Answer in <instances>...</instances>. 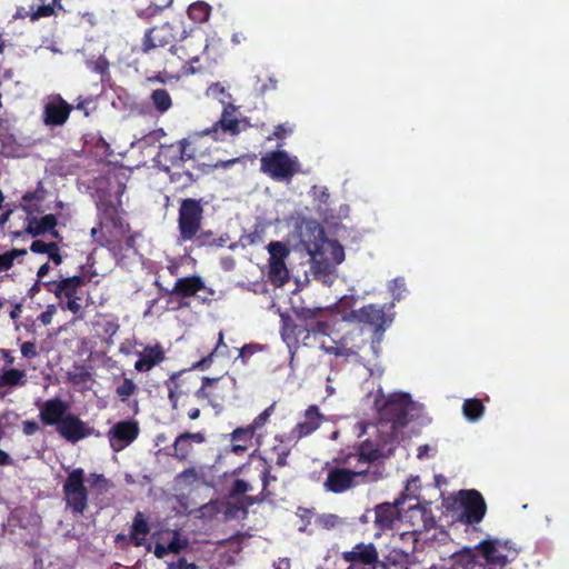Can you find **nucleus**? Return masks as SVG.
Listing matches in <instances>:
<instances>
[{"instance_id": "f257e3e1", "label": "nucleus", "mask_w": 569, "mask_h": 569, "mask_svg": "<svg viewBox=\"0 0 569 569\" xmlns=\"http://www.w3.org/2000/svg\"><path fill=\"white\" fill-rule=\"evenodd\" d=\"M208 49L206 33L197 27L189 30L184 27V34H180L178 41L168 49L164 58V69L179 70L182 74L189 76L202 71L199 63L201 54Z\"/></svg>"}, {"instance_id": "f03ea898", "label": "nucleus", "mask_w": 569, "mask_h": 569, "mask_svg": "<svg viewBox=\"0 0 569 569\" xmlns=\"http://www.w3.org/2000/svg\"><path fill=\"white\" fill-rule=\"evenodd\" d=\"M86 482L93 489L106 490L108 479L101 473H90L86 477L82 468H74L68 472L63 483L62 493L66 507L73 515H83L88 509L89 489Z\"/></svg>"}, {"instance_id": "7ed1b4c3", "label": "nucleus", "mask_w": 569, "mask_h": 569, "mask_svg": "<svg viewBox=\"0 0 569 569\" xmlns=\"http://www.w3.org/2000/svg\"><path fill=\"white\" fill-rule=\"evenodd\" d=\"M447 510L452 511L456 520L471 526L481 522L487 512V503L480 491L476 489H461L443 500Z\"/></svg>"}, {"instance_id": "20e7f679", "label": "nucleus", "mask_w": 569, "mask_h": 569, "mask_svg": "<svg viewBox=\"0 0 569 569\" xmlns=\"http://www.w3.org/2000/svg\"><path fill=\"white\" fill-rule=\"evenodd\" d=\"M180 34H184V22L182 18H173L159 26L146 30L141 41V52L149 54L161 48L172 49Z\"/></svg>"}, {"instance_id": "39448f33", "label": "nucleus", "mask_w": 569, "mask_h": 569, "mask_svg": "<svg viewBox=\"0 0 569 569\" xmlns=\"http://www.w3.org/2000/svg\"><path fill=\"white\" fill-rule=\"evenodd\" d=\"M207 202L203 199L184 198L180 200L178 209V240L180 243L188 242L197 236L200 231L204 208L203 204Z\"/></svg>"}, {"instance_id": "423d86ee", "label": "nucleus", "mask_w": 569, "mask_h": 569, "mask_svg": "<svg viewBox=\"0 0 569 569\" xmlns=\"http://www.w3.org/2000/svg\"><path fill=\"white\" fill-rule=\"evenodd\" d=\"M375 406L381 422L393 427H406L409 422L408 412L412 400L408 393H392L387 398H376Z\"/></svg>"}, {"instance_id": "0eeeda50", "label": "nucleus", "mask_w": 569, "mask_h": 569, "mask_svg": "<svg viewBox=\"0 0 569 569\" xmlns=\"http://www.w3.org/2000/svg\"><path fill=\"white\" fill-rule=\"evenodd\" d=\"M260 169L271 179L289 181L299 171V162L291 158L287 151L276 150L266 153L260 160Z\"/></svg>"}, {"instance_id": "6e6552de", "label": "nucleus", "mask_w": 569, "mask_h": 569, "mask_svg": "<svg viewBox=\"0 0 569 569\" xmlns=\"http://www.w3.org/2000/svg\"><path fill=\"white\" fill-rule=\"evenodd\" d=\"M342 319L347 322L370 326L373 332L377 333H385L392 322V318L386 315L385 306L375 303L363 306L360 309H353L346 313Z\"/></svg>"}, {"instance_id": "1a4fd4ad", "label": "nucleus", "mask_w": 569, "mask_h": 569, "mask_svg": "<svg viewBox=\"0 0 569 569\" xmlns=\"http://www.w3.org/2000/svg\"><path fill=\"white\" fill-rule=\"evenodd\" d=\"M270 254L268 261V279L274 287H283L290 279V271L286 259L290 254L289 248L280 241H271L268 247Z\"/></svg>"}, {"instance_id": "9d476101", "label": "nucleus", "mask_w": 569, "mask_h": 569, "mask_svg": "<svg viewBox=\"0 0 569 569\" xmlns=\"http://www.w3.org/2000/svg\"><path fill=\"white\" fill-rule=\"evenodd\" d=\"M193 366L190 369H183L170 375L169 379L164 382L168 388V398L173 409L177 408L180 397L194 395V391L199 388L198 385L201 382L202 377L194 373Z\"/></svg>"}, {"instance_id": "9b49d317", "label": "nucleus", "mask_w": 569, "mask_h": 569, "mask_svg": "<svg viewBox=\"0 0 569 569\" xmlns=\"http://www.w3.org/2000/svg\"><path fill=\"white\" fill-rule=\"evenodd\" d=\"M368 475L367 468H359V465L349 468H332L328 471L325 487L333 493H342L358 485L357 478H365Z\"/></svg>"}, {"instance_id": "f8f14e48", "label": "nucleus", "mask_w": 569, "mask_h": 569, "mask_svg": "<svg viewBox=\"0 0 569 569\" xmlns=\"http://www.w3.org/2000/svg\"><path fill=\"white\" fill-rule=\"evenodd\" d=\"M411 482H408L405 492L395 502H383L377 505L372 509L375 528L379 531L393 530L397 522H401V513L399 507L408 497L407 491L410 490Z\"/></svg>"}, {"instance_id": "ddd939ff", "label": "nucleus", "mask_w": 569, "mask_h": 569, "mask_svg": "<svg viewBox=\"0 0 569 569\" xmlns=\"http://www.w3.org/2000/svg\"><path fill=\"white\" fill-rule=\"evenodd\" d=\"M391 453V449H389L388 456ZM387 457L383 453L382 448L379 443L367 439L362 441L359 446L355 447L352 452H349L345 457H340L337 459V462L340 465H359V468H367L368 465L378 461L381 458Z\"/></svg>"}, {"instance_id": "4468645a", "label": "nucleus", "mask_w": 569, "mask_h": 569, "mask_svg": "<svg viewBox=\"0 0 569 569\" xmlns=\"http://www.w3.org/2000/svg\"><path fill=\"white\" fill-rule=\"evenodd\" d=\"M98 219L100 227L113 234L117 242L129 231V224L120 217L119 208L112 201H101L98 204Z\"/></svg>"}, {"instance_id": "2eb2a0df", "label": "nucleus", "mask_w": 569, "mask_h": 569, "mask_svg": "<svg viewBox=\"0 0 569 569\" xmlns=\"http://www.w3.org/2000/svg\"><path fill=\"white\" fill-rule=\"evenodd\" d=\"M401 522L412 527L411 530L402 531L401 533H422L423 531L431 530L436 526V519L431 512L430 503L425 506H411L401 515Z\"/></svg>"}, {"instance_id": "dca6fc26", "label": "nucleus", "mask_w": 569, "mask_h": 569, "mask_svg": "<svg viewBox=\"0 0 569 569\" xmlns=\"http://www.w3.org/2000/svg\"><path fill=\"white\" fill-rule=\"evenodd\" d=\"M325 416L316 405L309 406L302 413L301 420L289 431L288 439L298 442L312 435L325 421Z\"/></svg>"}, {"instance_id": "f3484780", "label": "nucleus", "mask_w": 569, "mask_h": 569, "mask_svg": "<svg viewBox=\"0 0 569 569\" xmlns=\"http://www.w3.org/2000/svg\"><path fill=\"white\" fill-rule=\"evenodd\" d=\"M72 110L73 106L60 94L53 96L43 107V123L48 127H61L67 122Z\"/></svg>"}, {"instance_id": "a211bd4d", "label": "nucleus", "mask_w": 569, "mask_h": 569, "mask_svg": "<svg viewBox=\"0 0 569 569\" xmlns=\"http://www.w3.org/2000/svg\"><path fill=\"white\" fill-rule=\"evenodd\" d=\"M139 436V425L133 420L119 421L108 431L110 447L120 451L132 443Z\"/></svg>"}, {"instance_id": "6ab92c4d", "label": "nucleus", "mask_w": 569, "mask_h": 569, "mask_svg": "<svg viewBox=\"0 0 569 569\" xmlns=\"http://www.w3.org/2000/svg\"><path fill=\"white\" fill-rule=\"evenodd\" d=\"M57 432L68 442L76 443L91 436L92 429L78 416L68 413L58 425Z\"/></svg>"}, {"instance_id": "aec40b11", "label": "nucleus", "mask_w": 569, "mask_h": 569, "mask_svg": "<svg viewBox=\"0 0 569 569\" xmlns=\"http://www.w3.org/2000/svg\"><path fill=\"white\" fill-rule=\"evenodd\" d=\"M242 130L241 121L237 117V109L229 103L223 108L221 118L211 129L204 131L206 134H212L216 140L220 139L219 132L229 136H237Z\"/></svg>"}, {"instance_id": "412c9836", "label": "nucleus", "mask_w": 569, "mask_h": 569, "mask_svg": "<svg viewBox=\"0 0 569 569\" xmlns=\"http://www.w3.org/2000/svg\"><path fill=\"white\" fill-rule=\"evenodd\" d=\"M68 403L59 397L46 400L39 406V418L44 426H56L68 415Z\"/></svg>"}, {"instance_id": "4be33fe9", "label": "nucleus", "mask_w": 569, "mask_h": 569, "mask_svg": "<svg viewBox=\"0 0 569 569\" xmlns=\"http://www.w3.org/2000/svg\"><path fill=\"white\" fill-rule=\"evenodd\" d=\"M203 442H206V433L202 431L182 432L174 439L172 445V452H169V456L176 458L179 461H186L189 459L192 452L193 443L201 445Z\"/></svg>"}, {"instance_id": "5701e85b", "label": "nucleus", "mask_w": 569, "mask_h": 569, "mask_svg": "<svg viewBox=\"0 0 569 569\" xmlns=\"http://www.w3.org/2000/svg\"><path fill=\"white\" fill-rule=\"evenodd\" d=\"M184 148L180 147V141L169 144H160L156 156V161L162 166L163 171L168 172L170 168H179L183 166L182 154Z\"/></svg>"}, {"instance_id": "b1692460", "label": "nucleus", "mask_w": 569, "mask_h": 569, "mask_svg": "<svg viewBox=\"0 0 569 569\" xmlns=\"http://www.w3.org/2000/svg\"><path fill=\"white\" fill-rule=\"evenodd\" d=\"M281 333L284 339H292L297 343L309 346L310 337L318 335L315 330H311L308 325L300 321L293 322L290 317L281 316Z\"/></svg>"}, {"instance_id": "393cba45", "label": "nucleus", "mask_w": 569, "mask_h": 569, "mask_svg": "<svg viewBox=\"0 0 569 569\" xmlns=\"http://www.w3.org/2000/svg\"><path fill=\"white\" fill-rule=\"evenodd\" d=\"M483 558L491 563L503 566L510 557L516 556L515 549L508 548L507 542L501 545L498 540H486L480 543Z\"/></svg>"}, {"instance_id": "a878e982", "label": "nucleus", "mask_w": 569, "mask_h": 569, "mask_svg": "<svg viewBox=\"0 0 569 569\" xmlns=\"http://www.w3.org/2000/svg\"><path fill=\"white\" fill-rule=\"evenodd\" d=\"M296 316L298 321L308 325L316 333L328 335L330 326L323 318L325 310L322 308H301L296 311Z\"/></svg>"}, {"instance_id": "bb28decb", "label": "nucleus", "mask_w": 569, "mask_h": 569, "mask_svg": "<svg viewBox=\"0 0 569 569\" xmlns=\"http://www.w3.org/2000/svg\"><path fill=\"white\" fill-rule=\"evenodd\" d=\"M307 250L311 257V270L316 280L323 283H331L332 276L336 272L337 266L322 257L320 253L312 250L311 246H307Z\"/></svg>"}, {"instance_id": "cd10ccee", "label": "nucleus", "mask_w": 569, "mask_h": 569, "mask_svg": "<svg viewBox=\"0 0 569 569\" xmlns=\"http://www.w3.org/2000/svg\"><path fill=\"white\" fill-rule=\"evenodd\" d=\"M319 234L320 241L310 243L309 246L333 264H340L345 260L343 247L338 241L325 239L322 230H319Z\"/></svg>"}, {"instance_id": "c85d7f7f", "label": "nucleus", "mask_w": 569, "mask_h": 569, "mask_svg": "<svg viewBox=\"0 0 569 569\" xmlns=\"http://www.w3.org/2000/svg\"><path fill=\"white\" fill-rule=\"evenodd\" d=\"M206 289V284L201 277L189 276L179 278L173 288L168 291V295L176 296L179 298H190L197 295V292Z\"/></svg>"}, {"instance_id": "c756f323", "label": "nucleus", "mask_w": 569, "mask_h": 569, "mask_svg": "<svg viewBox=\"0 0 569 569\" xmlns=\"http://www.w3.org/2000/svg\"><path fill=\"white\" fill-rule=\"evenodd\" d=\"M220 381L221 377H202L201 385L194 391V397L198 400H207L209 406L216 408L219 406V400L223 398V396L218 390Z\"/></svg>"}, {"instance_id": "7c9ffc66", "label": "nucleus", "mask_w": 569, "mask_h": 569, "mask_svg": "<svg viewBox=\"0 0 569 569\" xmlns=\"http://www.w3.org/2000/svg\"><path fill=\"white\" fill-rule=\"evenodd\" d=\"M164 358V350L159 343L153 347L147 346L142 352L139 353L134 369L139 372L150 371L153 367L161 363Z\"/></svg>"}, {"instance_id": "2f4dec72", "label": "nucleus", "mask_w": 569, "mask_h": 569, "mask_svg": "<svg viewBox=\"0 0 569 569\" xmlns=\"http://www.w3.org/2000/svg\"><path fill=\"white\" fill-rule=\"evenodd\" d=\"M58 224L57 218L52 213H48L41 218L33 217L29 219L26 231L32 236H42L46 232H50L52 237L58 238L59 232L56 230Z\"/></svg>"}, {"instance_id": "473e14b6", "label": "nucleus", "mask_w": 569, "mask_h": 569, "mask_svg": "<svg viewBox=\"0 0 569 569\" xmlns=\"http://www.w3.org/2000/svg\"><path fill=\"white\" fill-rule=\"evenodd\" d=\"M341 355L356 356L366 346L367 339L363 338V329L356 327L352 330L347 331L340 340Z\"/></svg>"}, {"instance_id": "72a5a7b5", "label": "nucleus", "mask_w": 569, "mask_h": 569, "mask_svg": "<svg viewBox=\"0 0 569 569\" xmlns=\"http://www.w3.org/2000/svg\"><path fill=\"white\" fill-rule=\"evenodd\" d=\"M93 327L98 336L103 339L107 345L113 343L112 339L120 328L118 319L109 315L98 316L93 322Z\"/></svg>"}, {"instance_id": "f704fd0d", "label": "nucleus", "mask_w": 569, "mask_h": 569, "mask_svg": "<svg viewBox=\"0 0 569 569\" xmlns=\"http://www.w3.org/2000/svg\"><path fill=\"white\" fill-rule=\"evenodd\" d=\"M343 558L350 562L372 565L378 559L376 548L370 545L358 543L352 550L343 553Z\"/></svg>"}, {"instance_id": "c9c22d12", "label": "nucleus", "mask_w": 569, "mask_h": 569, "mask_svg": "<svg viewBox=\"0 0 569 569\" xmlns=\"http://www.w3.org/2000/svg\"><path fill=\"white\" fill-rule=\"evenodd\" d=\"M40 1L41 3L30 6V10L27 12V17H29L31 21L57 16L59 11H66L61 0H51L48 3H44L42 0Z\"/></svg>"}, {"instance_id": "e433bc0d", "label": "nucleus", "mask_w": 569, "mask_h": 569, "mask_svg": "<svg viewBox=\"0 0 569 569\" xmlns=\"http://www.w3.org/2000/svg\"><path fill=\"white\" fill-rule=\"evenodd\" d=\"M84 286V277L72 276L62 278L60 280V287L57 292V298L60 303H63V299L76 298L78 296V291L81 287Z\"/></svg>"}, {"instance_id": "4c0bfd02", "label": "nucleus", "mask_w": 569, "mask_h": 569, "mask_svg": "<svg viewBox=\"0 0 569 569\" xmlns=\"http://www.w3.org/2000/svg\"><path fill=\"white\" fill-rule=\"evenodd\" d=\"M149 100H150L153 109L159 114H164L173 106L172 98H171L169 91L164 88L152 90V92L150 93Z\"/></svg>"}, {"instance_id": "58836bf2", "label": "nucleus", "mask_w": 569, "mask_h": 569, "mask_svg": "<svg viewBox=\"0 0 569 569\" xmlns=\"http://www.w3.org/2000/svg\"><path fill=\"white\" fill-rule=\"evenodd\" d=\"M203 478V473L196 467H189L174 477V487L177 489L190 488L193 485L200 482Z\"/></svg>"}, {"instance_id": "ea45409f", "label": "nucleus", "mask_w": 569, "mask_h": 569, "mask_svg": "<svg viewBox=\"0 0 569 569\" xmlns=\"http://www.w3.org/2000/svg\"><path fill=\"white\" fill-rule=\"evenodd\" d=\"M229 239L228 234H222L219 238L214 237L211 230H202L197 232V236L192 238V241L197 247H223Z\"/></svg>"}, {"instance_id": "a19ab883", "label": "nucleus", "mask_w": 569, "mask_h": 569, "mask_svg": "<svg viewBox=\"0 0 569 569\" xmlns=\"http://www.w3.org/2000/svg\"><path fill=\"white\" fill-rule=\"evenodd\" d=\"M147 6H136L138 17L149 19L158 16L163 9L168 8L172 0H146Z\"/></svg>"}, {"instance_id": "79ce46f5", "label": "nucleus", "mask_w": 569, "mask_h": 569, "mask_svg": "<svg viewBox=\"0 0 569 569\" xmlns=\"http://www.w3.org/2000/svg\"><path fill=\"white\" fill-rule=\"evenodd\" d=\"M27 383V376L24 370L11 368L4 370L2 375H0V389L6 387H17L24 386Z\"/></svg>"}, {"instance_id": "37998d69", "label": "nucleus", "mask_w": 569, "mask_h": 569, "mask_svg": "<svg viewBox=\"0 0 569 569\" xmlns=\"http://www.w3.org/2000/svg\"><path fill=\"white\" fill-rule=\"evenodd\" d=\"M485 412V406L478 398L466 399L462 405L465 418L471 422L478 421Z\"/></svg>"}, {"instance_id": "c03bdc74", "label": "nucleus", "mask_w": 569, "mask_h": 569, "mask_svg": "<svg viewBox=\"0 0 569 569\" xmlns=\"http://www.w3.org/2000/svg\"><path fill=\"white\" fill-rule=\"evenodd\" d=\"M187 12L192 21L197 23H203L207 22L210 18L211 7L204 1H197L188 7Z\"/></svg>"}, {"instance_id": "a18cd8bd", "label": "nucleus", "mask_w": 569, "mask_h": 569, "mask_svg": "<svg viewBox=\"0 0 569 569\" xmlns=\"http://www.w3.org/2000/svg\"><path fill=\"white\" fill-rule=\"evenodd\" d=\"M227 350H228V346L224 343L223 332L220 331L218 335V342H217L214 349L207 357L194 362L193 368H197L198 370L208 369L212 363L213 356L224 355L227 352Z\"/></svg>"}, {"instance_id": "49530a36", "label": "nucleus", "mask_w": 569, "mask_h": 569, "mask_svg": "<svg viewBox=\"0 0 569 569\" xmlns=\"http://www.w3.org/2000/svg\"><path fill=\"white\" fill-rule=\"evenodd\" d=\"M167 136L166 131L162 128L151 130L137 141L132 143V147H137L141 150L148 148V147H154L157 143L160 142L162 138Z\"/></svg>"}, {"instance_id": "de8ad7c7", "label": "nucleus", "mask_w": 569, "mask_h": 569, "mask_svg": "<svg viewBox=\"0 0 569 569\" xmlns=\"http://www.w3.org/2000/svg\"><path fill=\"white\" fill-rule=\"evenodd\" d=\"M90 233L93 241L98 243L100 247H106L109 249L114 247L113 244L117 240L113 238V234L108 233L107 230L104 228H101L99 223L98 227H93L91 229Z\"/></svg>"}, {"instance_id": "09e8293b", "label": "nucleus", "mask_w": 569, "mask_h": 569, "mask_svg": "<svg viewBox=\"0 0 569 569\" xmlns=\"http://www.w3.org/2000/svg\"><path fill=\"white\" fill-rule=\"evenodd\" d=\"M254 432L256 431L249 425L247 427L236 428L231 432V442L241 443L249 448L252 443Z\"/></svg>"}, {"instance_id": "8fccbe9b", "label": "nucleus", "mask_w": 569, "mask_h": 569, "mask_svg": "<svg viewBox=\"0 0 569 569\" xmlns=\"http://www.w3.org/2000/svg\"><path fill=\"white\" fill-rule=\"evenodd\" d=\"M198 518L204 520H212L221 515L220 500H211L208 503L201 506L198 510Z\"/></svg>"}, {"instance_id": "3c124183", "label": "nucleus", "mask_w": 569, "mask_h": 569, "mask_svg": "<svg viewBox=\"0 0 569 569\" xmlns=\"http://www.w3.org/2000/svg\"><path fill=\"white\" fill-rule=\"evenodd\" d=\"M27 254L26 249H12L0 254V272L8 271L13 267L18 257Z\"/></svg>"}, {"instance_id": "603ef678", "label": "nucleus", "mask_w": 569, "mask_h": 569, "mask_svg": "<svg viewBox=\"0 0 569 569\" xmlns=\"http://www.w3.org/2000/svg\"><path fill=\"white\" fill-rule=\"evenodd\" d=\"M264 230L256 227V229L249 233H244L240 237V242L243 247L257 246L263 242Z\"/></svg>"}, {"instance_id": "864d4df0", "label": "nucleus", "mask_w": 569, "mask_h": 569, "mask_svg": "<svg viewBox=\"0 0 569 569\" xmlns=\"http://www.w3.org/2000/svg\"><path fill=\"white\" fill-rule=\"evenodd\" d=\"M137 390V385L131 379L124 378L121 385L116 388V393L122 401H126L130 396L134 395Z\"/></svg>"}, {"instance_id": "5fc2aeb1", "label": "nucleus", "mask_w": 569, "mask_h": 569, "mask_svg": "<svg viewBox=\"0 0 569 569\" xmlns=\"http://www.w3.org/2000/svg\"><path fill=\"white\" fill-rule=\"evenodd\" d=\"M171 182H181L183 188L192 186L197 181V177L189 170L173 172L170 174Z\"/></svg>"}, {"instance_id": "6e6d98bb", "label": "nucleus", "mask_w": 569, "mask_h": 569, "mask_svg": "<svg viewBox=\"0 0 569 569\" xmlns=\"http://www.w3.org/2000/svg\"><path fill=\"white\" fill-rule=\"evenodd\" d=\"M315 522L321 529L331 530L340 522V518L336 515H317Z\"/></svg>"}, {"instance_id": "4d7b16f0", "label": "nucleus", "mask_w": 569, "mask_h": 569, "mask_svg": "<svg viewBox=\"0 0 569 569\" xmlns=\"http://www.w3.org/2000/svg\"><path fill=\"white\" fill-rule=\"evenodd\" d=\"M131 533H150L148 519L141 511H138L133 518Z\"/></svg>"}, {"instance_id": "13d9d810", "label": "nucleus", "mask_w": 569, "mask_h": 569, "mask_svg": "<svg viewBox=\"0 0 569 569\" xmlns=\"http://www.w3.org/2000/svg\"><path fill=\"white\" fill-rule=\"evenodd\" d=\"M188 546V536H172V540L169 543H167L166 548L169 549L171 553H179Z\"/></svg>"}, {"instance_id": "bf43d9fd", "label": "nucleus", "mask_w": 569, "mask_h": 569, "mask_svg": "<svg viewBox=\"0 0 569 569\" xmlns=\"http://www.w3.org/2000/svg\"><path fill=\"white\" fill-rule=\"evenodd\" d=\"M180 147L184 148V152L182 154L183 162L194 159L197 149L194 147L196 139L192 137L180 139Z\"/></svg>"}, {"instance_id": "052dcab7", "label": "nucleus", "mask_w": 569, "mask_h": 569, "mask_svg": "<svg viewBox=\"0 0 569 569\" xmlns=\"http://www.w3.org/2000/svg\"><path fill=\"white\" fill-rule=\"evenodd\" d=\"M220 510L223 520H229L236 518L238 513L241 511V508L237 505H233L229 501L220 500Z\"/></svg>"}, {"instance_id": "680f3d73", "label": "nucleus", "mask_w": 569, "mask_h": 569, "mask_svg": "<svg viewBox=\"0 0 569 569\" xmlns=\"http://www.w3.org/2000/svg\"><path fill=\"white\" fill-rule=\"evenodd\" d=\"M276 405L272 403L268 408H266L260 415H258L253 421L249 425L254 431L266 425L270 416L274 411Z\"/></svg>"}, {"instance_id": "e2e57ef3", "label": "nucleus", "mask_w": 569, "mask_h": 569, "mask_svg": "<svg viewBox=\"0 0 569 569\" xmlns=\"http://www.w3.org/2000/svg\"><path fill=\"white\" fill-rule=\"evenodd\" d=\"M43 198H44V189H43L42 182L39 181L38 188L34 191H27L26 193H23L22 201L29 203L32 201H42Z\"/></svg>"}, {"instance_id": "0e129e2a", "label": "nucleus", "mask_w": 569, "mask_h": 569, "mask_svg": "<svg viewBox=\"0 0 569 569\" xmlns=\"http://www.w3.org/2000/svg\"><path fill=\"white\" fill-rule=\"evenodd\" d=\"M249 490H251L250 483H248L247 481H244L242 479H236L232 482V486L230 488V496H232V497L241 496V495L248 492Z\"/></svg>"}, {"instance_id": "69168bd1", "label": "nucleus", "mask_w": 569, "mask_h": 569, "mask_svg": "<svg viewBox=\"0 0 569 569\" xmlns=\"http://www.w3.org/2000/svg\"><path fill=\"white\" fill-rule=\"evenodd\" d=\"M272 452L276 455L274 463L277 467L282 468L287 466V459L290 455V449L274 446Z\"/></svg>"}, {"instance_id": "338daca9", "label": "nucleus", "mask_w": 569, "mask_h": 569, "mask_svg": "<svg viewBox=\"0 0 569 569\" xmlns=\"http://www.w3.org/2000/svg\"><path fill=\"white\" fill-rule=\"evenodd\" d=\"M89 67L92 71L101 74L102 77L108 73L109 70V62L104 58H99L96 61H92L89 63Z\"/></svg>"}, {"instance_id": "774afa93", "label": "nucleus", "mask_w": 569, "mask_h": 569, "mask_svg": "<svg viewBox=\"0 0 569 569\" xmlns=\"http://www.w3.org/2000/svg\"><path fill=\"white\" fill-rule=\"evenodd\" d=\"M50 249H54L51 242L47 243L42 240H34L30 246V250L33 253L47 254Z\"/></svg>"}]
</instances>
